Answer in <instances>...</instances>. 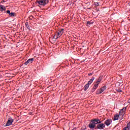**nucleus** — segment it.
Listing matches in <instances>:
<instances>
[{
	"label": "nucleus",
	"instance_id": "obj_15",
	"mask_svg": "<svg viewBox=\"0 0 130 130\" xmlns=\"http://www.w3.org/2000/svg\"><path fill=\"white\" fill-rule=\"evenodd\" d=\"M102 80V77H99V79H98V81L96 82V83L97 84H99L101 82Z\"/></svg>",
	"mask_w": 130,
	"mask_h": 130
},
{
	"label": "nucleus",
	"instance_id": "obj_25",
	"mask_svg": "<svg viewBox=\"0 0 130 130\" xmlns=\"http://www.w3.org/2000/svg\"><path fill=\"white\" fill-rule=\"evenodd\" d=\"M127 128H127V126L126 128H124V129H123V130H126Z\"/></svg>",
	"mask_w": 130,
	"mask_h": 130
},
{
	"label": "nucleus",
	"instance_id": "obj_1",
	"mask_svg": "<svg viewBox=\"0 0 130 130\" xmlns=\"http://www.w3.org/2000/svg\"><path fill=\"white\" fill-rule=\"evenodd\" d=\"M64 31V29H63V28L58 29V30L55 33L54 36H53V38L55 40L59 38L63 35Z\"/></svg>",
	"mask_w": 130,
	"mask_h": 130
},
{
	"label": "nucleus",
	"instance_id": "obj_12",
	"mask_svg": "<svg viewBox=\"0 0 130 130\" xmlns=\"http://www.w3.org/2000/svg\"><path fill=\"white\" fill-rule=\"evenodd\" d=\"M99 84H98L96 82H95V83L94 84V85L92 88V90L93 91H95V90H96L97 89V87H98L99 86Z\"/></svg>",
	"mask_w": 130,
	"mask_h": 130
},
{
	"label": "nucleus",
	"instance_id": "obj_14",
	"mask_svg": "<svg viewBox=\"0 0 130 130\" xmlns=\"http://www.w3.org/2000/svg\"><path fill=\"white\" fill-rule=\"evenodd\" d=\"M106 90V86H104L101 88V90L102 92H104Z\"/></svg>",
	"mask_w": 130,
	"mask_h": 130
},
{
	"label": "nucleus",
	"instance_id": "obj_29",
	"mask_svg": "<svg viewBox=\"0 0 130 130\" xmlns=\"http://www.w3.org/2000/svg\"><path fill=\"white\" fill-rule=\"evenodd\" d=\"M25 25H27V23H25Z\"/></svg>",
	"mask_w": 130,
	"mask_h": 130
},
{
	"label": "nucleus",
	"instance_id": "obj_30",
	"mask_svg": "<svg viewBox=\"0 0 130 130\" xmlns=\"http://www.w3.org/2000/svg\"><path fill=\"white\" fill-rule=\"evenodd\" d=\"M3 2L5 3V1H3Z\"/></svg>",
	"mask_w": 130,
	"mask_h": 130
},
{
	"label": "nucleus",
	"instance_id": "obj_13",
	"mask_svg": "<svg viewBox=\"0 0 130 130\" xmlns=\"http://www.w3.org/2000/svg\"><path fill=\"white\" fill-rule=\"evenodd\" d=\"M90 85H89V84H88L87 83L84 86V91H86L89 87Z\"/></svg>",
	"mask_w": 130,
	"mask_h": 130
},
{
	"label": "nucleus",
	"instance_id": "obj_21",
	"mask_svg": "<svg viewBox=\"0 0 130 130\" xmlns=\"http://www.w3.org/2000/svg\"><path fill=\"white\" fill-rule=\"evenodd\" d=\"M116 91L118 92H121V90H120V89H116Z\"/></svg>",
	"mask_w": 130,
	"mask_h": 130
},
{
	"label": "nucleus",
	"instance_id": "obj_3",
	"mask_svg": "<svg viewBox=\"0 0 130 130\" xmlns=\"http://www.w3.org/2000/svg\"><path fill=\"white\" fill-rule=\"evenodd\" d=\"M105 127L104 123H100L97 125V128L99 129H103Z\"/></svg>",
	"mask_w": 130,
	"mask_h": 130
},
{
	"label": "nucleus",
	"instance_id": "obj_28",
	"mask_svg": "<svg viewBox=\"0 0 130 130\" xmlns=\"http://www.w3.org/2000/svg\"><path fill=\"white\" fill-rule=\"evenodd\" d=\"M120 112H122H122H123V111H120V112H119V113H120Z\"/></svg>",
	"mask_w": 130,
	"mask_h": 130
},
{
	"label": "nucleus",
	"instance_id": "obj_8",
	"mask_svg": "<svg viewBox=\"0 0 130 130\" xmlns=\"http://www.w3.org/2000/svg\"><path fill=\"white\" fill-rule=\"evenodd\" d=\"M34 60V58L29 59L26 62L24 63V64L27 65L29 63H31Z\"/></svg>",
	"mask_w": 130,
	"mask_h": 130
},
{
	"label": "nucleus",
	"instance_id": "obj_27",
	"mask_svg": "<svg viewBox=\"0 0 130 130\" xmlns=\"http://www.w3.org/2000/svg\"><path fill=\"white\" fill-rule=\"evenodd\" d=\"M88 75H89V76L92 75V73L88 74Z\"/></svg>",
	"mask_w": 130,
	"mask_h": 130
},
{
	"label": "nucleus",
	"instance_id": "obj_31",
	"mask_svg": "<svg viewBox=\"0 0 130 130\" xmlns=\"http://www.w3.org/2000/svg\"><path fill=\"white\" fill-rule=\"evenodd\" d=\"M129 6H130V4H129Z\"/></svg>",
	"mask_w": 130,
	"mask_h": 130
},
{
	"label": "nucleus",
	"instance_id": "obj_19",
	"mask_svg": "<svg viewBox=\"0 0 130 130\" xmlns=\"http://www.w3.org/2000/svg\"><path fill=\"white\" fill-rule=\"evenodd\" d=\"M85 129H86V126L85 125L82 127L81 130H85Z\"/></svg>",
	"mask_w": 130,
	"mask_h": 130
},
{
	"label": "nucleus",
	"instance_id": "obj_7",
	"mask_svg": "<svg viewBox=\"0 0 130 130\" xmlns=\"http://www.w3.org/2000/svg\"><path fill=\"white\" fill-rule=\"evenodd\" d=\"M95 126H96V125L92 122L89 123V127L90 128L93 129L95 127Z\"/></svg>",
	"mask_w": 130,
	"mask_h": 130
},
{
	"label": "nucleus",
	"instance_id": "obj_18",
	"mask_svg": "<svg viewBox=\"0 0 130 130\" xmlns=\"http://www.w3.org/2000/svg\"><path fill=\"white\" fill-rule=\"evenodd\" d=\"M93 24V22H91V21H87V26H89L91 24Z\"/></svg>",
	"mask_w": 130,
	"mask_h": 130
},
{
	"label": "nucleus",
	"instance_id": "obj_22",
	"mask_svg": "<svg viewBox=\"0 0 130 130\" xmlns=\"http://www.w3.org/2000/svg\"><path fill=\"white\" fill-rule=\"evenodd\" d=\"M127 128H128V129L130 128V121H129V122L127 124Z\"/></svg>",
	"mask_w": 130,
	"mask_h": 130
},
{
	"label": "nucleus",
	"instance_id": "obj_11",
	"mask_svg": "<svg viewBox=\"0 0 130 130\" xmlns=\"http://www.w3.org/2000/svg\"><path fill=\"white\" fill-rule=\"evenodd\" d=\"M119 118V115L118 114H116L115 115V116H114V118H113V120L114 121H116L118 120V118Z\"/></svg>",
	"mask_w": 130,
	"mask_h": 130
},
{
	"label": "nucleus",
	"instance_id": "obj_16",
	"mask_svg": "<svg viewBox=\"0 0 130 130\" xmlns=\"http://www.w3.org/2000/svg\"><path fill=\"white\" fill-rule=\"evenodd\" d=\"M9 16L10 17H15V16H16V13H14V12H12V13H10Z\"/></svg>",
	"mask_w": 130,
	"mask_h": 130
},
{
	"label": "nucleus",
	"instance_id": "obj_6",
	"mask_svg": "<svg viewBox=\"0 0 130 130\" xmlns=\"http://www.w3.org/2000/svg\"><path fill=\"white\" fill-rule=\"evenodd\" d=\"M112 123V120L108 119H107L105 121V124L107 125V126H109Z\"/></svg>",
	"mask_w": 130,
	"mask_h": 130
},
{
	"label": "nucleus",
	"instance_id": "obj_17",
	"mask_svg": "<svg viewBox=\"0 0 130 130\" xmlns=\"http://www.w3.org/2000/svg\"><path fill=\"white\" fill-rule=\"evenodd\" d=\"M102 93H103V92L102 91L101 89H99L96 91L97 94H102Z\"/></svg>",
	"mask_w": 130,
	"mask_h": 130
},
{
	"label": "nucleus",
	"instance_id": "obj_24",
	"mask_svg": "<svg viewBox=\"0 0 130 130\" xmlns=\"http://www.w3.org/2000/svg\"><path fill=\"white\" fill-rule=\"evenodd\" d=\"M95 6H99V3H95Z\"/></svg>",
	"mask_w": 130,
	"mask_h": 130
},
{
	"label": "nucleus",
	"instance_id": "obj_10",
	"mask_svg": "<svg viewBox=\"0 0 130 130\" xmlns=\"http://www.w3.org/2000/svg\"><path fill=\"white\" fill-rule=\"evenodd\" d=\"M95 79L94 77L92 78L87 83V84L90 85L93 82L94 80Z\"/></svg>",
	"mask_w": 130,
	"mask_h": 130
},
{
	"label": "nucleus",
	"instance_id": "obj_2",
	"mask_svg": "<svg viewBox=\"0 0 130 130\" xmlns=\"http://www.w3.org/2000/svg\"><path fill=\"white\" fill-rule=\"evenodd\" d=\"M37 3L41 6H45L49 3V1L48 0H40L37 1Z\"/></svg>",
	"mask_w": 130,
	"mask_h": 130
},
{
	"label": "nucleus",
	"instance_id": "obj_4",
	"mask_svg": "<svg viewBox=\"0 0 130 130\" xmlns=\"http://www.w3.org/2000/svg\"><path fill=\"white\" fill-rule=\"evenodd\" d=\"M13 121H14V120H13L12 119H9L6 124L5 125V126H9L12 125V123H13Z\"/></svg>",
	"mask_w": 130,
	"mask_h": 130
},
{
	"label": "nucleus",
	"instance_id": "obj_9",
	"mask_svg": "<svg viewBox=\"0 0 130 130\" xmlns=\"http://www.w3.org/2000/svg\"><path fill=\"white\" fill-rule=\"evenodd\" d=\"M7 8L3 5H0V11L1 12H3V11H6Z\"/></svg>",
	"mask_w": 130,
	"mask_h": 130
},
{
	"label": "nucleus",
	"instance_id": "obj_20",
	"mask_svg": "<svg viewBox=\"0 0 130 130\" xmlns=\"http://www.w3.org/2000/svg\"><path fill=\"white\" fill-rule=\"evenodd\" d=\"M126 110V108L124 107L121 110V112H125Z\"/></svg>",
	"mask_w": 130,
	"mask_h": 130
},
{
	"label": "nucleus",
	"instance_id": "obj_5",
	"mask_svg": "<svg viewBox=\"0 0 130 130\" xmlns=\"http://www.w3.org/2000/svg\"><path fill=\"white\" fill-rule=\"evenodd\" d=\"M91 122L93 123L95 125L97 124L101 123L102 121L100 119H94L91 120Z\"/></svg>",
	"mask_w": 130,
	"mask_h": 130
},
{
	"label": "nucleus",
	"instance_id": "obj_23",
	"mask_svg": "<svg viewBox=\"0 0 130 130\" xmlns=\"http://www.w3.org/2000/svg\"><path fill=\"white\" fill-rule=\"evenodd\" d=\"M7 14H9V15H10V14H11V11L10 10H8L7 11Z\"/></svg>",
	"mask_w": 130,
	"mask_h": 130
},
{
	"label": "nucleus",
	"instance_id": "obj_26",
	"mask_svg": "<svg viewBox=\"0 0 130 130\" xmlns=\"http://www.w3.org/2000/svg\"><path fill=\"white\" fill-rule=\"evenodd\" d=\"M128 104H130V99L128 100Z\"/></svg>",
	"mask_w": 130,
	"mask_h": 130
}]
</instances>
